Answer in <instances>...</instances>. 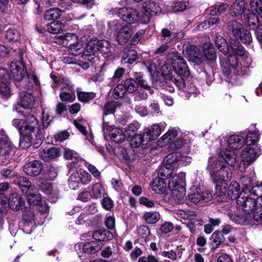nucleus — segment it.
Listing matches in <instances>:
<instances>
[{"mask_svg": "<svg viewBox=\"0 0 262 262\" xmlns=\"http://www.w3.org/2000/svg\"><path fill=\"white\" fill-rule=\"evenodd\" d=\"M220 156L224 160L216 156L210 157L206 169L214 183L222 184L224 182L229 181L232 178L231 170L226 163L234 167L237 164V155L233 151L226 150L221 152Z\"/></svg>", "mask_w": 262, "mask_h": 262, "instance_id": "f257e3e1", "label": "nucleus"}, {"mask_svg": "<svg viewBox=\"0 0 262 262\" xmlns=\"http://www.w3.org/2000/svg\"><path fill=\"white\" fill-rule=\"evenodd\" d=\"M230 55L227 59L221 60L223 74L226 77L225 80L233 82L236 79L237 75H243L247 73L248 66L239 64L236 56H243L246 51L243 46L237 40H232L229 46Z\"/></svg>", "mask_w": 262, "mask_h": 262, "instance_id": "f03ea898", "label": "nucleus"}, {"mask_svg": "<svg viewBox=\"0 0 262 262\" xmlns=\"http://www.w3.org/2000/svg\"><path fill=\"white\" fill-rule=\"evenodd\" d=\"M12 125L19 130L21 137L19 146L23 148H29L34 139L35 133L39 131V123L33 115H28L25 120L14 119Z\"/></svg>", "mask_w": 262, "mask_h": 262, "instance_id": "7ed1b4c3", "label": "nucleus"}, {"mask_svg": "<svg viewBox=\"0 0 262 262\" xmlns=\"http://www.w3.org/2000/svg\"><path fill=\"white\" fill-rule=\"evenodd\" d=\"M185 176V173L179 172L169 181L168 188L171 190V196L178 203H185L186 190L183 186Z\"/></svg>", "mask_w": 262, "mask_h": 262, "instance_id": "20e7f679", "label": "nucleus"}, {"mask_svg": "<svg viewBox=\"0 0 262 262\" xmlns=\"http://www.w3.org/2000/svg\"><path fill=\"white\" fill-rule=\"evenodd\" d=\"M16 147L4 131L0 130V160L6 163L14 154Z\"/></svg>", "mask_w": 262, "mask_h": 262, "instance_id": "39448f33", "label": "nucleus"}, {"mask_svg": "<svg viewBox=\"0 0 262 262\" xmlns=\"http://www.w3.org/2000/svg\"><path fill=\"white\" fill-rule=\"evenodd\" d=\"M167 59L171 64L175 72L179 76L188 77L189 70L185 59L178 53L171 52L167 55Z\"/></svg>", "mask_w": 262, "mask_h": 262, "instance_id": "423d86ee", "label": "nucleus"}, {"mask_svg": "<svg viewBox=\"0 0 262 262\" xmlns=\"http://www.w3.org/2000/svg\"><path fill=\"white\" fill-rule=\"evenodd\" d=\"M212 199V194L208 191L202 192L200 188L193 186L190 188L187 197L185 198V204L191 205V203L197 204L201 201L207 203Z\"/></svg>", "mask_w": 262, "mask_h": 262, "instance_id": "0eeeda50", "label": "nucleus"}, {"mask_svg": "<svg viewBox=\"0 0 262 262\" xmlns=\"http://www.w3.org/2000/svg\"><path fill=\"white\" fill-rule=\"evenodd\" d=\"M261 154V147L258 145L246 147L242 151L241 161L245 166H248L253 163Z\"/></svg>", "mask_w": 262, "mask_h": 262, "instance_id": "6e6552de", "label": "nucleus"}, {"mask_svg": "<svg viewBox=\"0 0 262 262\" xmlns=\"http://www.w3.org/2000/svg\"><path fill=\"white\" fill-rule=\"evenodd\" d=\"M159 5L154 1L146 0L143 3L141 21L143 24H147L150 20L151 16L156 15L159 10Z\"/></svg>", "mask_w": 262, "mask_h": 262, "instance_id": "1a4fd4ad", "label": "nucleus"}, {"mask_svg": "<svg viewBox=\"0 0 262 262\" xmlns=\"http://www.w3.org/2000/svg\"><path fill=\"white\" fill-rule=\"evenodd\" d=\"M117 13L120 18L128 24H134L139 18L138 11L132 7L119 8L118 9Z\"/></svg>", "mask_w": 262, "mask_h": 262, "instance_id": "9d476101", "label": "nucleus"}, {"mask_svg": "<svg viewBox=\"0 0 262 262\" xmlns=\"http://www.w3.org/2000/svg\"><path fill=\"white\" fill-rule=\"evenodd\" d=\"M243 199H238L236 200L237 204L241 205L244 214L246 215H250L252 220V216L254 212L258 206V202L255 199L252 198H247L245 201H242Z\"/></svg>", "mask_w": 262, "mask_h": 262, "instance_id": "9b49d317", "label": "nucleus"}, {"mask_svg": "<svg viewBox=\"0 0 262 262\" xmlns=\"http://www.w3.org/2000/svg\"><path fill=\"white\" fill-rule=\"evenodd\" d=\"M10 70L14 79L16 81L21 80L26 73L23 62L21 61H13L10 64Z\"/></svg>", "mask_w": 262, "mask_h": 262, "instance_id": "f8f14e48", "label": "nucleus"}, {"mask_svg": "<svg viewBox=\"0 0 262 262\" xmlns=\"http://www.w3.org/2000/svg\"><path fill=\"white\" fill-rule=\"evenodd\" d=\"M42 163L38 160H34L27 163L24 166V171L30 177H36L40 174L42 169Z\"/></svg>", "mask_w": 262, "mask_h": 262, "instance_id": "ddd939ff", "label": "nucleus"}, {"mask_svg": "<svg viewBox=\"0 0 262 262\" xmlns=\"http://www.w3.org/2000/svg\"><path fill=\"white\" fill-rule=\"evenodd\" d=\"M35 99L31 91H22L19 93V99L18 105L25 108H30L34 105Z\"/></svg>", "mask_w": 262, "mask_h": 262, "instance_id": "4468645a", "label": "nucleus"}, {"mask_svg": "<svg viewBox=\"0 0 262 262\" xmlns=\"http://www.w3.org/2000/svg\"><path fill=\"white\" fill-rule=\"evenodd\" d=\"M145 64L148 70L151 74H154L156 72L160 73L163 75H167L169 71L168 70V68L165 64L164 62H161L158 66L156 65V63L154 60H147Z\"/></svg>", "mask_w": 262, "mask_h": 262, "instance_id": "2eb2a0df", "label": "nucleus"}, {"mask_svg": "<svg viewBox=\"0 0 262 262\" xmlns=\"http://www.w3.org/2000/svg\"><path fill=\"white\" fill-rule=\"evenodd\" d=\"M60 151L56 147L41 148L39 150V156L43 161H49L55 159L60 155Z\"/></svg>", "mask_w": 262, "mask_h": 262, "instance_id": "dca6fc26", "label": "nucleus"}, {"mask_svg": "<svg viewBox=\"0 0 262 262\" xmlns=\"http://www.w3.org/2000/svg\"><path fill=\"white\" fill-rule=\"evenodd\" d=\"M132 35V31L127 26H121L117 28L116 31V39L118 42L121 45L126 43Z\"/></svg>", "mask_w": 262, "mask_h": 262, "instance_id": "f3484780", "label": "nucleus"}, {"mask_svg": "<svg viewBox=\"0 0 262 262\" xmlns=\"http://www.w3.org/2000/svg\"><path fill=\"white\" fill-rule=\"evenodd\" d=\"M25 199L17 193H12L9 197V205L10 208L16 211L25 208Z\"/></svg>", "mask_w": 262, "mask_h": 262, "instance_id": "a211bd4d", "label": "nucleus"}, {"mask_svg": "<svg viewBox=\"0 0 262 262\" xmlns=\"http://www.w3.org/2000/svg\"><path fill=\"white\" fill-rule=\"evenodd\" d=\"M184 36L183 32L179 34L173 32L167 28L162 29L161 32L160 40L162 43L168 44L173 41L174 39L182 37Z\"/></svg>", "mask_w": 262, "mask_h": 262, "instance_id": "6ab92c4d", "label": "nucleus"}, {"mask_svg": "<svg viewBox=\"0 0 262 262\" xmlns=\"http://www.w3.org/2000/svg\"><path fill=\"white\" fill-rule=\"evenodd\" d=\"M243 137L236 135L230 136L227 140L228 146L232 149L231 151H233L235 153V152L234 150L241 148L243 146ZM226 150L230 151V150L226 149L225 151H222L221 152H225Z\"/></svg>", "mask_w": 262, "mask_h": 262, "instance_id": "aec40b11", "label": "nucleus"}, {"mask_svg": "<svg viewBox=\"0 0 262 262\" xmlns=\"http://www.w3.org/2000/svg\"><path fill=\"white\" fill-rule=\"evenodd\" d=\"M178 132L175 129L168 130L158 141V144L161 146H164L172 142L177 138Z\"/></svg>", "mask_w": 262, "mask_h": 262, "instance_id": "412c9836", "label": "nucleus"}, {"mask_svg": "<svg viewBox=\"0 0 262 262\" xmlns=\"http://www.w3.org/2000/svg\"><path fill=\"white\" fill-rule=\"evenodd\" d=\"M183 54L190 60L200 59V54L198 48L194 45H185Z\"/></svg>", "mask_w": 262, "mask_h": 262, "instance_id": "4be33fe9", "label": "nucleus"}, {"mask_svg": "<svg viewBox=\"0 0 262 262\" xmlns=\"http://www.w3.org/2000/svg\"><path fill=\"white\" fill-rule=\"evenodd\" d=\"M181 158V153L173 152L166 156L164 160V163L173 169L177 168L180 166L179 158Z\"/></svg>", "mask_w": 262, "mask_h": 262, "instance_id": "5701e85b", "label": "nucleus"}, {"mask_svg": "<svg viewBox=\"0 0 262 262\" xmlns=\"http://www.w3.org/2000/svg\"><path fill=\"white\" fill-rule=\"evenodd\" d=\"M228 216L232 222L236 224H250L252 221L250 215H246L245 214L239 215L238 214L230 212L228 213Z\"/></svg>", "mask_w": 262, "mask_h": 262, "instance_id": "b1692460", "label": "nucleus"}, {"mask_svg": "<svg viewBox=\"0 0 262 262\" xmlns=\"http://www.w3.org/2000/svg\"><path fill=\"white\" fill-rule=\"evenodd\" d=\"M245 5L244 1L236 0L230 8L231 14L235 17L242 15L246 10Z\"/></svg>", "mask_w": 262, "mask_h": 262, "instance_id": "393cba45", "label": "nucleus"}, {"mask_svg": "<svg viewBox=\"0 0 262 262\" xmlns=\"http://www.w3.org/2000/svg\"><path fill=\"white\" fill-rule=\"evenodd\" d=\"M151 187L155 192L162 194L165 193L167 189L166 182L162 178H157L154 180Z\"/></svg>", "mask_w": 262, "mask_h": 262, "instance_id": "a878e982", "label": "nucleus"}, {"mask_svg": "<svg viewBox=\"0 0 262 262\" xmlns=\"http://www.w3.org/2000/svg\"><path fill=\"white\" fill-rule=\"evenodd\" d=\"M203 224V220L195 213V217L191 220H188V222L186 225L191 233H195L200 230V227H201Z\"/></svg>", "mask_w": 262, "mask_h": 262, "instance_id": "bb28decb", "label": "nucleus"}, {"mask_svg": "<svg viewBox=\"0 0 262 262\" xmlns=\"http://www.w3.org/2000/svg\"><path fill=\"white\" fill-rule=\"evenodd\" d=\"M93 237L97 241V242H105L111 240L113 235L108 230L100 229L93 233Z\"/></svg>", "mask_w": 262, "mask_h": 262, "instance_id": "cd10ccee", "label": "nucleus"}, {"mask_svg": "<svg viewBox=\"0 0 262 262\" xmlns=\"http://www.w3.org/2000/svg\"><path fill=\"white\" fill-rule=\"evenodd\" d=\"M241 187L239 184L236 181H232L230 184L227 194L231 200L239 199L238 196L241 193Z\"/></svg>", "mask_w": 262, "mask_h": 262, "instance_id": "c85d7f7f", "label": "nucleus"}, {"mask_svg": "<svg viewBox=\"0 0 262 262\" xmlns=\"http://www.w3.org/2000/svg\"><path fill=\"white\" fill-rule=\"evenodd\" d=\"M110 137L114 142L119 143L125 140V134L119 128H114L110 130Z\"/></svg>", "mask_w": 262, "mask_h": 262, "instance_id": "c756f323", "label": "nucleus"}, {"mask_svg": "<svg viewBox=\"0 0 262 262\" xmlns=\"http://www.w3.org/2000/svg\"><path fill=\"white\" fill-rule=\"evenodd\" d=\"M203 52L207 59L213 60L216 57V52L212 43L210 42L205 43L203 47Z\"/></svg>", "mask_w": 262, "mask_h": 262, "instance_id": "7c9ffc66", "label": "nucleus"}, {"mask_svg": "<svg viewBox=\"0 0 262 262\" xmlns=\"http://www.w3.org/2000/svg\"><path fill=\"white\" fill-rule=\"evenodd\" d=\"M63 157L67 160H71L75 163H80V165L82 163L81 160H83L76 151L68 148H64Z\"/></svg>", "mask_w": 262, "mask_h": 262, "instance_id": "2f4dec72", "label": "nucleus"}, {"mask_svg": "<svg viewBox=\"0 0 262 262\" xmlns=\"http://www.w3.org/2000/svg\"><path fill=\"white\" fill-rule=\"evenodd\" d=\"M137 58V54L134 50L125 49L122 57L123 63H133Z\"/></svg>", "mask_w": 262, "mask_h": 262, "instance_id": "473e14b6", "label": "nucleus"}, {"mask_svg": "<svg viewBox=\"0 0 262 262\" xmlns=\"http://www.w3.org/2000/svg\"><path fill=\"white\" fill-rule=\"evenodd\" d=\"M101 245L97 241H92L85 243L83 245L82 250L84 253L93 254L100 250Z\"/></svg>", "mask_w": 262, "mask_h": 262, "instance_id": "72a5a7b5", "label": "nucleus"}, {"mask_svg": "<svg viewBox=\"0 0 262 262\" xmlns=\"http://www.w3.org/2000/svg\"><path fill=\"white\" fill-rule=\"evenodd\" d=\"M16 184L19 186L21 191L26 193H28L33 189L31 182L26 177H18Z\"/></svg>", "mask_w": 262, "mask_h": 262, "instance_id": "f704fd0d", "label": "nucleus"}, {"mask_svg": "<svg viewBox=\"0 0 262 262\" xmlns=\"http://www.w3.org/2000/svg\"><path fill=\"white\" fill-rule=\"evenodd\" d=\"M62 11L57 8H52L45 11L44 18L46 20L51 21L56 20L61 15Z\"/></svg>", "mask_w": 262, "mask_h": 262, "instance_id": "c9c22d12", "label": "nucleus"}, {"mask_svg": "<svg viewBox=\"0 0 262 262\" xmlns=\"http://www.w3.org/2000/svg\"><path fill=\"white\" fill-rule=\"evenodd\" d=\"M216 46L220 52L224 54H226L229 51V46L226 39L221 35L216 34L214 39Z\"/></svg>", "mask_w": 262, "mask_h": 262, "instance_id": "e433bc0d", "label": "nucleus"}, {"mask_svg": "<svg viewBox=\"0 0 262 262\" xmlns=\"http://www.w3.org/2000/svg\"><path fill=\"white\" fill-rule=\"evenodd\" d=\"M142 218L146 224H154L160 220L161 215L158 212H146Z\"/></svg>", "mask_w": 262, "mask_h": 262, "instance_id": "4c0bfd02", "label": "nucleus"}, {"mask_svg": "<svg viewBox=\"0 0 262 262\" xmlns=\"http://www.w3.org/2000/svg\"><path fill=\"white\" fill-rule=\"evenodd\" d=\"M224 238L219 231L213 232L210 237V243L212 249H215L224 242Z\"/></svg>", "mask_w": 262, "mask_h": 262, "instance_id": "58836bf2", "label": "nucleus"}, {"mask_svg": "<svg viewBox=\"0 0 262 262\" xmlns=\"http://www.w3.org/2000/svg\"><path fill=\"white\" fill-rule=\"evenodd\" d=\"M28 202L30 204L37 205L41 202V196L37 190L33 189L27 193Z\"/></svg>", "mask_w": 262, "mask_h": 262, "instance_id": "ea45409f", "label": "nucleus"}, {"mask_svg": "<svg viewBox=\"0 0 262 262\" xmlns=\"http://www.w3.org/2000/svg\"><path fill=\"white\" fill-rule=\"evenodd\" d=\"M78 36L73 33H67L62 38V44L69 48L78 40Z\"/></svg>", "mask_w": 262, "mask_h": 262, "instance_id": "a19ab883", "label": "nucleus"}, {"mask_svg": "<svg viewBox=\"0 0 262 262\" xmlns=\"http://www.w3.org/2000/svg\"><path fill=\"white\" fill-rule=\"evenodd\" d=\"M173 169L169 167L168 165L164 163V165L161 166L158 172V175L163 178H165V180H167V179H169L168 181L173 177L172 171ZM176 174L173 176L177 175Z\"/></svg>", "mask_w": 262, "mask_h": 262, "instance_id": "79ce46f5", "label": "nucleus"}, {"mask_svg": "<svg viewBox=\"0 0 262 262\" xmlns=\"http://www.w3.org/2000/svg\"><path fill=\"white\" fill-rule=\"evenodd\" d=\"M228 30L231 32L234 37L237 36L239 34V32L243 28L242 25L239 22L232 20L229 21L227 26Z\"/></svg>", "mask_w": 262, "mask_h": 262, "instance_id": "37998d69", "label": "nucleus"}, {"mask_svg": "<svg viewBox=\"0 0 262 262\" xmlns=\"http://www.w3.org/2000/svg\"><path fill=\"white\" fill-rule=\"evenodd\" d=\"M84 49V46L81 41L79 39L74 45L69 48L70 53L75 56L81 54Z\"/></svg>", "mask_w": 262, "mask_h": 262, "instance_id": "c03bdc74", "label": "nucleus"}, {"mask_svg": "<svg viewBox=\"0 0 262 262\" xmlns=\"http://www.w3.org/2000/svg\"><path fill=\"white\" fill-rule=\"evenodd\" d=\"M64 27V25L58 21H53L47 25V30L53 34L60 33Z\"/></svg>", "mask_w": 262, "mask_h": 262, "instance_id": "a18cd8bd", "label": "nucleus"}, {"mask_svg": "<svg viewBox=\"0 0 262 262\" xmlns=\"http://www.w3.org/2000/svg\"><path fill=\"white\" fill-rule=\"evenodd\" d=\"M245 19L249 27L253 30L259 26L258 17L254 13H249L247 14Z\"/></svg>", "mask_w": 262, "mask_h": 262, "instance_id": "49530a36", "label": "nucleus"}, {"mask_svg": "<svg viewBox=\"0 0 262 262\" xmlns=\"http://www.w3.org/2000/svg\"><path fill=\"white\" fill-rule=\"evenodd\" d=\"M235 37L236 39H239L241 41L244 43H249L251 42L252 40L250 32L243 28L239 32L238 35Z\"/></svg>", "mask_w": 262, "mask_h": 262, "instance_id": "de8ad7c7", "label": "nucleus"}, {"mask_svg": "<svg viewBox=\"0 0 262 262\" xmlns=\"http://www.w3.org/2000/svg\"><path fill=\"white\" fill-rule=\"evenodd\" d=\"M188 7V0H176L172 6V10L174 12H182Z\"/></svg>", "mask_w": 262, "mask_h": 262, "instance_id": "09e8293b", "label": "nucleus"}, {"mask_svg": "<svg viewBox=\"0 0 262 262\" xmlns=\"http://www.w3.org/2000/svg\"><path fill=\"white\" fill-rule=\"evenodd\" d=\"M98 40L96 39H91L85 47V52L89 55H94L98 51Z\"/></svg>", "mask_w": 262, "mask_h": 262, "instance_id": "8fccbe9b", "label": "nucleus"}, {"mask_svg": "<svg viewBox=\"0 0 262 262\" xmlns=\"http://www.w3.org/2000/svg\"><path fill=\"white\" fill-rule=\"evenodd\" d=\"M124 86L125 87L126 91L128 93H134L136 92L138 89L136 80L133 79H127L124 81Z\"/></svg>", "mask_w": 262, "mask_h": 262, "instance_id": "3c124183", "label": "nucleus"}, {"mask_svg": "<svg viewBox=\"0 0 262 262\" xmlns=\"http://www.w3.org/2000/svg\"><path fill=\"white\" fill-rule=\"evenodd\" d=\"M6 38L10 41H16L20 38L19 32L14 28H10L6 31Z\"/></svg>", "mask_w": 262, "mask_h": 262, "instance_id": "603ef678", "label": "nucleus"}, {"mask_svg": "<svg viewBox=\"0 0 262 262\" xmlns=\"http://www.w3.org/2000/svg\"><path fill=\"white\" fill-rule=\"evenodd\" d=\"M250 6L252 11H255L262 18V0H251Z\"/></svg>", "mask_w": 262, "mask_h": 262, "instance_id": "864d4df0", "label": "nucleus"}, {"mask_svg": "<svg viewBox=\"0 0 262 262\" xmlns=\"http://www.w3.org/2000/svg\"><path fill=\"white\" fill-rule=\"evenodd\" d=\"M140 127V124L136 121H134L132 123L129 124L125 129V134L126 138H130L135 135V133Z\"/></svg>", "mask_w": 262, "mask_h": 262, "instance_id": "5fc2aeb1", "label": "nucleus"}, {"mask_svg": "<svg viewBox=\"0 0 262 262\" xmlns=\"http://www.w3.org/2000/svg\"><path fill=\"white\" fill-rule=\"evenodd\" d=\"M9 80L10 78L7 81L4 79L0 81V94L6 97H9L11 94L10 90L8 85Z\"/></svg>", "mask_w": 262, "mask_h": 262, "instance_id": "6e6d98bb", "label": "nucleus"}, {"mask_svg": "<svg viewBox=\"0 0 262 262\" xmlns=\"http://www.w3.org/2000/svg\"><path fill=\"white\" fill-rule=\"evenodd\" d=\"M38 186L45 191L47 194H51L52 192V186L47 181L43 179L38 180L37 183Z\"/></svg>", "mask_w": 262, "mask_h": 262, "instance_id": "4d7b16f0", "label": "nucleus"}, {"mask_svg": "<svg viewBox=\"0 0 262 262\" xmlns=\"http://www.w3.org/2000/svg\"><path fill=\"white\" fill-rule=\"evenodd\" d=\"M178 217L185 220H191L195 217V212L193 211H184L179 210L176 212Z\"/></svg>", "mask_w": 262, "mask_h": 262, "instance_id": "13d9d810", "label": "nucleus"}, {"mask_svg": "<svg viewBox=\"0 0 262 262\" xmlns=\"http://www.w3.org/2000/svg\"><path fill=\"white\" fill-rule=\"evenodd\" d=\"M126 92V91L124 84H119L113 90V97L115 99L122 98L125 95Z\"/></svg>", "mask_w": 262, "mask_h": 262, "instance_id": "bf43d9fd", "label": "nucleus"}, {"mask_svg": "<svg viewBox=\"0 0 262 262\" xmlns=\"http://www.w3.org/2000/svg\"><path fill=\"white\" fill-rule=\"evenodd\" d=\"M259 138V134L256 132H249L247 133L245 142L246 144L250 145L255 143Z\"/></svg>", "mask_w": 262, "mask_h": 262, "instance_id": "052dcab7", "label": "nucleus"}, {"mask_svg": "<svg viewBox=\"0 0 262 262\" xmlns=\"http://www.w3.org/2000/svg\"><path fill=\"white\" fill-rule=\"evenodd\" d=\"M98 51L103 54H107L111 52L110 43L106 40H98Z\"/></svg>", "mask_w": 262, "mask_h": 262, "instance_id": "680f3d73", "label": "nucleus"}, {"mask_svg": "<svg viewBox=\"0 0 262 262\" xmlns=\"http://www.w3.org/2000/svg\"><path fill=\"white\" fill-rule=\"evenodd\" d=\"M95 95L93 93H87L84 92H78L77 97L80 101L87 102L94 99Z\"/></svg>", "mask_w": 262, "mask_h": 262, "instance_id": "e2e57ef3", "label": "nucleus"}, {"mask_svg": "<svg viewBox=\"0 0 262 262\" xmlns=\"http://www.w3.org/2000/svg\"><path fill=\"white\" fill-rule=\"evenodd\" d=\"M228 7V6L227 4H216L215 5L214 8L211 10L210 14L211 16L220 15L223 13Z\"/></svg>", "mask_w": 262, "mask_h": 262, "instance_id": "0e129e2a", "label": "nucleus"}, {"mask_svg": "<svg viewBox=\"0 0 262 262\" xmlns=\"http://www.w3.org/2000/svg\"><path fill=\"white\" fill-rule=\"evenodd\" d=\"M81 164H83V165L86 166L87 168L88 169L89 171L93 174V176L98 179L100 177V172L96 168V167L91 164L85 161V160H81Z\"/></svg>", "mask_w": 262, "mask_h": 262, "instance_id": "69168bd1", "label": "nucleus"}, {"mask_svg": "<svg viewBox=\"0 0 262 262\" xmlns=\"http://www.w3.org/2000/svg\"><path fill=\"white\" fill-rule=\"evenodd\" d=\"M149 132H147L146 129L143 134H141V140L142 141V146L144 148H146L149 145H150V142L155 140L154 138L151 136Z\"/></svg>", "mask_w": 262, "mask_h": 262, "instance_id": "338daca9", "label": "nucleus"}, {"mask_svg": "<svg viewBox=\"0 0 262 262\" xmlns=\"http://www.w3.org/2000/svg\"><path fill=\"white\" fill-rule=\"evenodd\" d=\"M92 191L94 198L97 199L101 196L104 192V189L101 184L96 183L93 185Z\"/></svg>", "mask_w": 262, "mask_h": 262, "instance_id": "774afa93", "label": "nucleus"}]
</instances>
